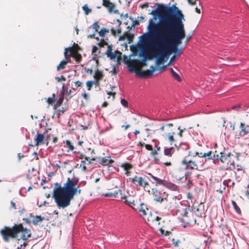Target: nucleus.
<instances>
[{
    "instance_id": "obj_34",
    "label": "nucleus",
    "mask_w": 249,
    "mask_h": 249,
    "mask_svg": "<svg viewBox=\"0 0 249 249\" xmlns=\"http://www.w3.org/2000/svg\"><path fill=\"white\" fill-rule=\"evenodd\" d=\"M72 57L78 63L80 62L82 60V55L80 53H78L77 52H75Z\"/></svg>"
},
{
    "instance_id": "obj_51",
    "label": "nucleus",
    "mask_w": 249,
    "mask_h": 249,
    "mask_svg": "<svg viewBox=\"0 0 249 249\" xmlns=\"http://www.w3.org/2000/svg\"><path fill=\"white\" fill-rule=\"evenodd\" d=\"M121 103L122 105L124 107H127L128 106L127 101L124 99H121Z\"/></svg>"
},
{
    "instance_id": "obj_38",
    "label": "nucleus",
    "mask_w": 249,
    "mask_h": 249,
    "mask_svg": "<svg viewBox=\"0 0 249 249\" xmlns=\"http://www.w3.org/2000/svg\"><path fill=\"white\" fill-rule=\"evenodd\" d=\"M109 32V31L108 30L105 28H103L102 29H101V30L99 32V36H101V37H104L106 34L107 33H108Z\"/></svg>"
},
{
    "instance_id": "obj_48",
    "label": "nucleus",
    "mask_w": 249,
    "mask_h": 249,
    "mask_svg": "<svg viewBox=\"0 0 249 249\" xmlns=\"http://www.w3.org/2000/svg\"><path fill=\"white\" fill-rule=\"evenodd\" d=\"M160 233L162 234H163L164 235H169L170 233H171V231H164V230H163L162 228H160Z\"/></svg>"
},
{
    "instance_id": "obj_46",
    "label": "nucleus",
    "mask_w": 249,
    "mask_h": 249,
    "mask_svg": "<svg viewBox=\"0 0 249 249\" xmlns=\"http://www.w3.org/2000/svg\"><path fill=\"white\" fill-rule=\"evenodd\" d=\"M172 242L174 244V246L175 247H178V244L180 243V240H176L174 238L172 239Z\"/></svg>"
},
{
    "instance_id": "obj_23",
    "label": "nucleus",
    "mask_w": 249,
    "mask_h": 249,
    "mask_svg": "<svg viewBox=\"0 0 249 249\" xmlns=\"http://www.w3.org/2000/svg\"><path fill=\"white\" fill-rule=\"evenodd\" d=\"M175 152V149L172 147L170 148H165L164 149V154L169 157H171Z\"/></svg>"
},
{
    "instance_id": "obj_3",
    "label": "nucleus",
    "mask_w": 249,
    "mask_h": 249,
    "mask_svg": "<svg viewBox=\"0 0 249 249\" xmlns=\"http://www.w3.org/2000/svg\"><path fill=\"white\" fill-rule=\"evenodd\" d=\"M77 183V181H72L69 178L63 187L59 186L54 189L53 197L58 207L65 208L69 206L74 196L81 194V190L76 187Z\"/></svg>"
},
{
    "instance_id": "obj_32",
    "label": "nucleus",
    "mask_w": 249,
    "mask_h": 249,
    "mask_svg": "<svg viewBox=\"0 0 249 249\" xmlns=\"http://www.w3.org/2000/svg\"><path fill=\"white\" fill-rule=\"evenodd\" d=\"M65 109L63 107L61 108L58 109L54 112L53 116H55L57 118H59L61 114H63L65 111Z\"/></svg>"
},
{
    "instance_id": "obj_5",
    "label": "nucleus",
    "mask_w": 249,
    "mask_h": 249,
    "mask_svg": "<svg viewBox=\"0 0 249 249\" xmlns=\"http://www.w3.org/2000/svg\"><path fill=\"white\" fill-rule=\"evenodd\" d=\"M21 233V238L26 240L30 237L31 232L22 224H15L13 227L4 226L0 230V234L5 242H9L11 239L18 238V234Z\"/></svg>"
},
{
    "instance_id": "obj_43",
    "label": "nucleus",
    "mask_w": 249,
    "mask_h": 249,
    "mask_svg": "<svg viewBox=\"0 0 249 249\" xmlns=\"http://www.w3.org/2000/svg\"><path fill=\"white\" fill-rule=\"evenodd\" d=\"M72 53L68 54L67 52H64L65 60L63 61H66L67 63L70 61V57H71Z\"/></svg>"
},
{
    "instance_id": "obj_16",
    "label": "nucleus",
    "mask_w": 249,
    "mask_h": 249,
    "mask_svg": "<svg viewBox=\"0 0 249 249\" xmlns=\"http://www.w3.org/2000/svg\"><path fill=\"white\" fill-rule=\"evenodd\" d=\"M240 131L239 132L238 136L239 137H243L245 135H248L249 133V125H246L245 124L242 122L240 123Z\"/></svg>"
},
{
    "instance_id": "obj_57",
    "label": "nucleus",
    "mask_w": 249,
    "mask_h": 249,
    "mask_svg": "<svg viewBox=\"0 0 249 249\" xmlns=\"http://www.w3.org/2000/svg\"><path fill=\"white\" fill-rule=\"evenodd\" d=\"M112 49L111 46V45H108L107 46V51L106 54H107L109 53H112Z\"/></svg>"
},
{
    "instance_id": "obj_14",
    "label": "nucleus",
    "mask_w": 249,
    "mask_h": 249,
    "mask_svg": "<svg viewBox=\"0 0 249 249\" xmlns=\"http://www.w3.org/2000/svg\"><path fill=\"white\" fill-rule=\"evenodd\" d=\"M192 159L196 164V170H198L199 167H202L203 166L204 163V159L201 156L198 155V153H196V155L193 156Z\"/></svg>"
},
{
    "instance_id": "obj_62",
    "label": "nucleus",
    "mask_w": 249,
    "mask_h": 249,
    "mask_svg": "<svg viewBox=\"0 0 249 249\" xmlns=\"http://www.w3.org/2000/svg\"><path fill=\"white\" fill-rule=\"evenodd\" d=\"M98 51V48L95 46H93L92 48V53H95Z\"/></svg>"
},
{
    "instance_id": "obj_56",
    "label": "nucleus",
    "mask_w": 249,
    "mask_h": 249,
    "mask_svg": "<svg viewBox=\"0 0 249 249\" xmlns=\"http://www.w3.org/2000/svg\"><path fill=\"white\" fill-rule=\"evenodd\" d=\"M145 147L146 150H149V151H151L153 149L152 146L151 145L148 144H145Z\"/></svg>"
},
{
    "instance_id": "obj_2",
    "label": "nucleus",
    "mask_w": 249,
    "mask_h": 249,
    "mask_svg": "<svg viewBox=\"0 0 249 249\" xmlns=\"http://www.w3.org/2000/svg\"><path fill=\"white\" fill-rule=\"evenodd\" d=\"M182 19H184L183 15H179L178 18L148 43H157V47L162 52L168 45L178 46L186 36Z\"/></svg>"
},
{
    "instance_id": "obj_7",
    "label": "nucleus",
    "mask_w": 249,
    "mask_h": 249,
    "mask_svg": "<svg viewBox=\"0 0 249 249\" xmlns=\"http://www.w3.org/2000/svg\"><path fill=\"white\" fill-rule=\"evenodd\" d=\"M178 129L179 131L176 134L177 129L174 127V124L172 123L165 124L160 127V130L163 132L165 138L169 141L171 144L177 141L176 136L180 138L182 137V133L185 131V128L181 129L180 126H179Z\"/></svg>"
},
{
    "instance_id": "obj_33",
    "label": "nucleus",
    "mask_w": 249,
    "mask_h": 249,
    "mask_svg": "<svg viewBox=\"0 0 249 249\" xmlns=\"http://www.w3.org/2000/svg\"><path fill=\"white\" fill-rule=\"evenodd\" d=\"M63 100H64V96H63V95H62L61 96V97L59 98V99L57 100V101L56 102V104L54 105V106L53 107V108L54 109H56L57 107L60 106L61 105V104H62Z\"/></svg>"
},
{
    "instance_id": "obj_35",
    "label": "nucleus",
    "mask_w": 249,
    "mask_h": 249,
    "mask_svg": "<svg viewBox=\"0 0 249 249\" xmlns=\"http://www.w3.org/2000/svg\"><path fill=\"white\" fill-rule=\"evenodd\" d=\"M151 54H152V57L153 56L158 57V58L157 59V60L156 61V64H157V66H159L160 65L163 63L164 61H163V60L162 59V58L163 57H161L160 56H155V55H154L153 53V51H151Z\"/></svg>"
},
{
    "instance_id": "obj_31",
    "label": "nucleus",
    "mask_w": 249,
    "mask_h": 249,
    "mask_svg": "<svg viewBox=\"0 0 249 249\" xmlns=\"http://www.w3.org/2000/svg\"><path fill=\"white\" fill-rule=\"evenodd\" d=\"M79 154L78 156H77V158H78L79 159L82 160H87V161L88 162L89 164L91 163V160L89 159V158H88L86 157L84 154L80 153H78Z\"/></svg>"
},
{
    "instance_id": "obj_19",
    "label": "nucleus",
    "mask_w": 249,
    "mask_h": 249,
    "mask_svg": "<svg viewBox=\"0 0 249 249\" xmlns=\"http://www.w3.org/2000/svg\"><path fill=\"white\" fill-rule=\"evenodd\" d=\"M139 212L144 216H146L147 214L151 213L146 205L143 203L141 204Z\"/></svg>"
},
{
    "instance_id": "obj_53",
    "label": "nucleus",
    "mask_w": 249,
    "mask_h": 249,
    "mask_svg": "<svg viewBox=\"0 0 249 249\" xmlns=\"http://www.w3.org/2000/svg\"><path fill=\"white\" fill-rule=\"evenodd\" d=\"M55 79L58 82H60L61 81H66V79L63 75H61L60 77H56Z\"/></svg>"
},
{
    "instance_id": "obj_26",
    "label": "nucleus",
    "mask_w": 249,
    "mask_h": 249,
    "mask_svg": "<svg viewBox=\"0 0 249 249\" xmlns=\"http://www.w3.org/2000/svg\"><path fill=\"white\" fill-rule=\"evenodd\" d=\"M99 162L100 164L103 165H107L113 162V160H108L105 158H104L101 159Z\"/></svg>"
},
{
    "instance_id": "obj_37",
    "label": "nucleus",
    "mask_w": 249,
    "mask_h": 249,
    "mask_svg": "<svg viewBox=\"0 0 249 249\" xmlns=\"http://www.w3.org/2000/svg\"><path fill=\"white\" fill-rule=\"evenodd\" d=\"M232 205L234 208L236 213L238 214L241 213V211L240 208L238 206L237 204L234 201H232Z\"/></svg>"
},
{
    "instance_id": "obj_9",
    "label": "nucleus",
    "mask_w": 249,
    "mask_h": 249,
    "mask_svg": "<svg viewBox=\"0 0 249 249\" xmlns=\"http://www.w3.org/2000/svg\"><path fill=\"white\" fill-rule=\"evenodd\" d=\"M220 155L218 158L220 161L224 164V167L226 169H231L234 168V156L230 152L221 151L219 152Z\"/></svg>"
},
{
    "instance_id": "obj_21",
    "label": "nucleus",
    "mask_w": 249,
    "mask_h": 249,
    "mask_svg": "<svg viewBox=\"0 0 249 249\" xmlns=\"http://www.w3.org/2000/svg\"><path fill=\"white\" fill-rule=\"evenodd\" d=\"M92 28L93 29H94L95 32H94L93 34H92L91 35H89L88 36V38H95V33H96V32L98 31V30L100 28V26H99V25L98 24V22H95L92 24Z\"/></svg>"
},
{
    "instance_id": "obj_29",
    "label": "nucleus",
    "mask_w": 249,
    "mask_h": 249,
    "mask_svg": "<svg viewBox=\"0 0 249 249\" xmlns=\"http://www.w3.org/2000/svg\"><path fill=\"white\" fill-rule=\"evenodd\" d=\"M67 65V62L66 61H61L60 64L57 66V70L59 71L65 69Z\"/></svg>"
},
{
    "instance_id": "obj_1",
    "label": "nucleus",
    "mask_w": 249,
    "mask_h": 249,
    "mask_svg": "<svg viewBox=\"0 0 249 249\" xmlns=\"http://www.w3.org/2000/svg\"><path fill=\"white\" fill-rule=\"evenodd\" d=\"M153 16L149 19L147 26V32L140 36L142 46L150 41L160 32L164 30L175 19L182 14V12L175 5L172 7L159 5L150 13Z\"/></svg>"
},
{
    "instance_id": "obj_41",
    "label": "nucleus",
    "mask_w": 249,
    "mask_h": 249,
    "mask_svg": "<svg viewBox=\"0 0 249 249\" xmlns=\"http://www.w3.org/2000/svg\"><path fill=\"white\" fill-rule=\"evenodd\" d=\"M55 101V94L53 93L52 95V96L51 97H49L47 100V102L49 104H52L54 103Z\"/></svg>"
},
{
    "instance_id": "obj_42",
    "label": "nucleus",
    "mask_w": 249,
    "mask_h": 249,
    "mask_svg": "<svg viewBox=\"0 0 249 249\" xmlns=\"http://www.w3.org/2000/svg\"><path fill=\"white\" fill-rule=\"evenodd\" d=\"M172 77L175 79L177 81H178V82H180L181 81V79L180 77V76L179 75V74L177 73L176 72H174L172 74Z\"/></svg>"
},
{
    "instance_id": "obj_50",
    "label": "nucleus",
    "mask_w": 249,
    "mask_h": 249,
    "mask_svg": "<svg viewBox=\"0 0 249 249\" xmlns=\"http://www.w3.org/2000/svg\"><path fill=\"white\" fill-rule=\"evenodd\" d=\"M99 46L101 47H104L105 45H107V42L104 39H102L98 44Z\"/></svg>"
},
{
    "instance_id": "obj_15",
    "label": "nucleus",
    "mask_w": 249,
    "mask_h": 249,
    "mask_svg": "<svg viewBox=\"0 0 249 249\" xmlns=\"http://www.w3.org/2000/svg\"><path fill=\"white\" fill-rule=\"evenodd\" d=\"M103 5L107 9L109 13H111L113 11L114 13H118L119 12L118 10H114L115 5L109 0H103Z\"/></svg>"
},
{
    "instance_id": "obj_36",
    "label": "nucleus",
    "mask_w": 249,
    "mask_h": 249,
    "mask_svg": "<svg viewBox=\"0 0 249 249\" xmlns=\"http://www.w3.org/2000/svg\"><path fill=\"white\" fill-rule=\"evenodd\" d=\"M64 143H65L67 147H69V149L68 150V152L70 151H73L74 149V146L71 144V142L69 140H66Z\"/></svg>"
},
{
    "instance_id": "obj_63",
    "label": "nucleus",
    "mask_w": 249,
    "mask_h": 249,
    "mask_svg": "<svg viewBox=\"0 0 249 249\" xmlns=\"http://www.w3.org/2000/svg\"><path fill=\"white\" fill-rule=\"evenodd\" d=\"M190 175H191V172H190L189 171L186 172L185 173V174H184V176L185 177V179H188V178H189V177L190 176Z\"/></svg>"
},
{
    "instance_id": "obj_22",
    "label": "nucleus",
    "mask_w": 249,
    "mask_h": 249,
    "mask_svg": "<svg viewBox=\"0 0 249 249\" xmlns=\"http://www.w3.org/2000/svg\"><path fill=\"white\" fill-rule=\"evenodd\" d=\"M121 167L123 168L124 169L125 171V174L127 176L129 175V174L130 173L129 170L132 169L133 168L132 165L129 163H123L121 165Z\"/></svg>"
},
{
    "instance_id": "obj_12",
    "label": "nucleus",
    "mask_w": 249,
    "mask_h": 249,
    "mask_svg": "<svg viewBox=\"0 0 249 249\" xmlns=\"http://www.w3.org/2000/svg\"><path fill=\"white\" fill-rule=\"evenodd\" d=\"M128 180L130 182L135 184L137 186L143 187L144 189H145L147 186H149V183L145 178L142 177L135 176L133 178H129Z\"/></svg>"
},
{
    "instance_id": "obj_28",
    "label": "nucleus",
    "mask_w": 249,
    "mask_h": 249,
    "mask_svg": "<svg viewBox=\"0 0 249 249\" xmlns=\"http://www.w3.org/2000/svg\"><path fill=\"white\" fill-rule=\"evenodd\" d=\"M121 32L122 29L121 27H118L116 30H115L113 27L111 28V34L115 37L117 36L120 34L121 33Z\"/></svg>"
},
{
    "instance_id": "obj_25",
    "label": "nucleus",
    "mask_w": 249,
    "mask_h": 249,
    "mask_svg": "<svg viewBox=\"0 0 249 249\" xmlns=\"http://www.w3.org/2000/svg\"><path fill=\"white\" fill-rule=\"evenodd\" d=\"M93 77L94 79L101 80L104 77V74L102 71H99L97 69L94 74Z\"/></svg>"
},
{
    "instance_id": "obj_55",
    "label": "nucleus",
    "mask_w": 249,
    "mask_h": 249,
    "mask_svg": "<svg viewBox=\"0 0 249 249\" xmlns=\"http://www.w3.org/2000/svg\"><path fill=\"white\" fill-rule=\"evenodd\" d=\"M84 71H86L87 73L88 74H92V70L91 69H89V68H84Z\"/></svg>"
},
{
    "instance_id": "obj_58",
    "label": "nucleus",
    "mask_w": 249,
    "mask_h": 249,
    "mask_svg": "<svg viewBox=\"0 0 249 249\" xmlns=\"http://www.w3.org/2000/svg\"><path fill=\"white\" fill-rule=\"evenodd\" d=\"M16 204L13 201H11V206H10V209H16Z\"/></svg>"
},
{
    "instance_id": "obj_39",
    "label": "nucleus",
    "mask_w": 249,
    "mask_h": 249,
    "mask_svg": "<svg viewBox=\"0 0 249 249\" xmlns=\"http://www.w3.org/2000/svg\"><path fill=\"white\" fill-rule=\"evenodd\" d=\"M82 8H83V10L85 12V15H89L91 12V9L89 8L87 4H85L83 6Z\"/></svg>"
},
{
    "instance_id": "obj_20",
    "label": "nucleus",
    "mask_w": 249,
    "mask_h": 249,
    "mask_svg": "<svg viewBox=\"0 0 249 249\" xmlns=\"http://www.w3.org/2000/svg\"><path fill=\"white\" fill-rule=\"evenodd\" d=\"M44 139V136L41 133H37L36 137L35 138V141L36 145H40L43 143Z\"/></svg>"
},
{
    "instance_id": "obj_52",
    "label": "nucleus",
    "mask_w": 249,
    "mask_h": 249,
    "mask_svg": "<svg viewBox=\"0 0 249 249\" xmlns=\"http://www.w3.org/2000/svg\"><path fill=\"white\" fill-rule=\"evenodd\" d=\"M127 37L128 40V42L130 43L132 41L133 38H134V35L133 34H128V35H127Z\"/></svg>"
},
{
    "instance_id": "obj_6",
    "label": "nucleus",
    "mask_w": 249,
    "mask_h": 249,
    "mask_svg": "<svg viewBox=\"0 0 249 249\" xmlns=\"http://www.w3.org/2000/svg\"><path fill=\"white\" fill-rule=\"evenodd\" d=\"M145 49H151L153 51V53L155 56H160L161 57H164L166 55H169L171 53H174L175 55H179L181 52V50L178 48V46L168 45L166 47V49L164 52L161 51L160 49L157 47V43H147L142 45Z\"/></svg>"
},
{
    "instance_id": "obj_30",
    "label": "nucleus",
    "mask_w": 249,
    "mask_h": 249,
    "mask_svg": "<svg viewBox=\"0 0 249 249\" xmlns=\"http://www.w3.org/2000/svg\"><path fill=\"white\" fill-rule=\"evenodd\" d=\"M223 184L228 187H231L234 186L235 183L234 181H231V179H228L227 180H224Z\"/></svg>"
},
{
    "instance_id": "obj_64",
    "label": "nucleus",
    "mask_w": 249,
    "mask_h": 249,
    "mask_svg": "<svg viewBox=\"0 0 249 249\" xmlns=\"http://www.w3.org/2000/svg\"><path fill=\"white\" fill-rule=\"evenodd\" d=\"M245 194L247 197L249 196V184L247 186V190L245 192Z\"/></svg>"
},
{
    "instance_id": "obj_54",
    "label": "nucleus",
    "mask_w": 249,
    "mask_h": 249,
    "mask_svg": "<svg viewBox=\"0 0 249 249\" xmlns=\"http://www.w3.org/2000/svg\"><path fill=\"white\" fill-rule=\"evenodd\" d=\"M72 48L76 52H77L80 50V47L77 44L74 43L73 47Z\"/></svg>"
},
{
    "instance_id": "obj_49",
    "label": "nucleus",
    "mask_w": 249,
    "mask_h": 249,
    "mask_svg": "<svg viewBox=\"0 0 249 249\" xmlns=\"http://www.w3.org/2000/svg\"><path fill=\"white\" fill-rule=\"evenodd\" d=\"M86 85L88 88V89L89 90H90L91 89V88L93 85V84L92 83V81H88L86 82Z\"/></svg>"
},
{
    "instance_id": "obj_60",
    "label": "nucleus",
    "mask_w": 249,
    "mask_h": 249,
    "mask_svg": "<svg viewBox=\"0 0 249 249\" xmlns=\"http://www.w3.org/2000/svg\"><path fill=\"white\" fill-rule=\"evenodd\" d=\"M100 81V80H97V79H94V81H92V83L93 85H97L98 86L99 84Z\"/></svg>"
},
{
    "instance_id": "obj_18",
    "label": "nucleus",
    "mask_w": 249,
    "mask_h": 249,
    "mask_svg": "<svg viewBox=\"0 0 249 249\" xmlns=\"http://www.w3.org/2000/svg\"><path fill=\"white\" fill-rule=\"evenodd\" d=\"M147 219L148 221L152 222L153 224L159 225L160 224V220L161 219V218L158 216H153L151 213H150Z\"/></svg>"
},
{
    "instance_id": "obj_17",
    "label": "nucleus",
    "mask_w": 249,
    "mask_h": 249,
    "mask_svg": "<svg viewBox=\"0 0 249 249\" xmlns=\"http://www.w3.org/2000/svg\"><path fill=\"white\" fill-rule=\"evenodd\" d=\"M203 158L208 157V159L209 160H215V159H218L219 155V152L215 150V152L213 153L212 155V151H209L207 153H204L203 154L201 155Z\"/></svg>"
},
{
    "instance_id": "obj_45",
    "label": "nucleus",
    "mask_w": 249,
    "mask_h": 249,
    "mask_svg": "<svg viewBox=\"0 0 249 249\" xmlns=\"http://www.w3.org/2000/svg\"><path fill=\"white\" fill-rule=\"evenodd\" d=\"M82 82L80 81H77L74 83L75 88H72V89L76 90L77 88L81 87L82 85Z\"/></svg>"
},
{
    "instance_id": "obj_13",
    "label": "nucleus",
    "mask_w": 249,
    "mask_h": 249,
    "mask_svg": "<svg viewBox=\"0 0 249 249\" xmlns=\"http://www.w3.org/2000/svg\"><path fill=\"white\" fill-rule=\"evenodd\" d=\"M181 164L185 166L186 169L194 170L196 169V164L192 158L188 159L185 157L182 161Z\"/></svg>"
},
{
    "instance_id": "obj_11",
    "label": "nucleus",
    "mask_w": 249,
    "mask_h": 249,
    "mask_svg": "<svg viewBox=\"0 0 249 249\" xmlns=\"http://www.w3.org/2000/svg\"><path fill=\"white\" fill-rule=\"evenodd\" d=\"M148 175L155 180L156 181V185H162L169 190L173 191H177L178 190V188L177 185L175 184L168 182L165 180L161 179L156 177L153 176L151 173H149Z\"/></svg>"
},
{
    "instance_id": "obj_44",
    "label": "nucleus",
    "mask_w": 249,
    "mask_h": 249,
    "mask_svg": "<svg viewBox=\"0 0 249 249\" xmlns=\"http://www.w3.org/2000/svg\"><path fill=\"white\" fill-rule=\"evenodd\" d=\"M86 161L87 160H82L80 164V167L82 168L84 171L86 170Z\"/></svg>"
},
{
    "instance_id": "obj_10",
    "label": "nucleus",
    "mask_w": 249,
    "mask_h": 249,
    "mask_svg": "<svg viewBox=\"0 0 249 249\" xmlns=\"http://www.w3.org/2000/svg\"><path fill=\"white\" fill-rule=\"evenodd\" d=\"M120 194L121 196V199H124V202L126 205H129V206L132 207L133 206H135V202L134 200L128 199L127 198V196L123 193L122 190L121 189H118L117 191H115L114 192H109L105 194L104 196L107 197H117L118 196V195Z\"/></svg>"
},
{
    "instance_id": "obj_61",
    "label": "nucleus",
    "mask_w": 249,
    "mask_h": 249,
    "mask_svg": "<svg viewBox=\"0 0 249 249\" xmlns=\"http://www.w3.org/2000/svg\"><path fill=\"white\" fill-rule=\"evenodd\" d=\"M163 164L167 166H171L172 165V163L170 161L164 162Z\"/></svg>"
},
{
    "instance_id": "obj_24",
    "label": "nucleus",
    "mask_w": 249,
    "mask_h": 249,
    "mask_svg": "<svg viewBox=\"0 0 249 249\" xmlns=\"http://www.w3.org/2000/svg\"><path fill=\"white\" fill-rule=\"evenodd\" d=\"M33 217H34V219L32 221V223L35 226L37 225L39 222H42L45 219L44 217H41L39 215H36V216H33Z\"/></svg>"
},
{
    "instance_id": "obj_40",
    "label": "nucleus",
    "mask_w": 249,
    "mask_h": 249,
    "mask_svg": "<svg viewBox=\"0 0 249 249\" xmlns=\"http://www.w3.org/2000/svg\"><path fill=\"white\" fill-rule=\"evenodd\" d=\"M65 52H67L68 54L72 53V55L71 56H73L74 55L75 51L74 50V49L72 47H68L67 48H65Z\"/></svg>"
},
{
    "instance_id": "obj_4",
    "label": "nucleus",
    "mask_w": 249,
    "mask_h": 249,
    "mask_svg": "<svg viewBox=\"0 0 249 249\" xmlns=\"http://www.w3.org/2000/svg\"><path fill=\"white\" fill-rule=\"evenodd\" d=\"M140 47L142 50V55L144 57L142 60L134 59L131 60L128 64V67L130 71H134L136 74L139 77H149L151 76L155 71V67L154 66H151L150 70L143 71L141 69L136 68L137 65L141 67H144L147 66L146 59H150L152 58L151 53H149V51L151 52V49H145L142 44V39H141Z\"/></svg>"
},
{
    "instance_id": "obj_59",
    "label": "nucleus",
    "mask_w": 249,
    "mask_h": 249,
    "mask_svg": "<svg viewBox=\"0 0 249 249\" xmlns=\"http://www.w3.org/2000/svg\"><path fill=\"white\" fill-rule=\"evenodd\" d=\"M176 56L175 55L172 56L170 59V61L168 65H170L173 61H175V60L176 59Z\"/></svg>"
},
{
    "instance_id": "obj_27",
    "label": "nucleus",
    "mask_w": 249,
    "mask_h": 249,
    "mask_svg": "<svg viewBox=\"0 0 249 249\" xmlns=\"http://www.w3.org/2000/svg\"><path fill=\"white\" fill-rule=\"evenodd\" d=\"M118 54L119 55L118 56V57H120V55L121 54V53L119 51H116L115 53H113V52L107 54L108 57H109L111 59H115L117 57V54Z\"/></svg>"
},
{
    "instance_id": "obj_8",
    "label": "nucleus",
    "mask_w": 249,
    "mask_h": 249,
    "mask_svg": "<svg viewBox=\"0 0 249 249\" xmlns=\"http://www.w3.org/2000/svg\"><path fill=\"white\" fill-rule=\"evenodd\" d=\"M152 194L155 201L164 204L165 209L170 208L171 203L168 200V195L167 193L155 188L152 189Z\"/></svg>"
},
{
    "instance_id": "obj_47",
    "label": "nucleus",
    "mask_w": 249,
    "mask_h": 249,
    "mask_svg": "<svg viewBox=\"0 0 249 249\" xmlns=\"http://www.w3.org/2000/svg\"><path fill=\"white\" fill-rule=\"evenodd\" d=\"M127 35H128V32H125L122 36H120L119 40L120 41H124L125 38L127 37Z\"/></svg>"
}]
</instances>
